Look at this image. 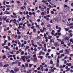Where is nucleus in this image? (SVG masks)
<instances>
[{
    "label": "nucleus",
    "mask_w": 73,
    "mask_h": 73,
    "mask_svg": "<svg viewBox=\"0 0 73 73\" xmlns=\"http://www.w3.org/2000/svg\"><path fill=\"white\" fill-rule=\"evenodd\" d=\"M54 45H55L56 47H57L59 46V44L58 43L56 42L54 43Z\"/></svg>",
    "instance_id": "f257e3e1"
},
{
    "label": "nucleus",
    "mask_w": 73,
    "mask_h": 73,
    "mask_svg": "<svg viewBox=\"0 0 73 73\" xmlns=\"http://www.w3.org/2000/svg\"><path fill=\"white\" fill-rule=\"evenodd\" d=\"M65 54H68L69 53V50L67 49H66L65 50Z\"/></svg>",
    "instance_id": "f03ea898"
},
{
    "label": "nucleus",
    "mask_w": 73,
    "mask_h": 73,
    "mask_svg": "<svg viewBox=\"0 0 73 73\" xmlns=\"http://www.w3.org/2000/svg\"><path fill=\"white\" fill-rule=\"evenodd\" d=\"M24 38L25 40H27L28 39V36L27 35L25 36H24Z\"/></svg>",
    "instance_id": "7ed1b4c3"
},
{
    "label": "nucleus",
    "mask_w": 73,
    "mask_h": 73,
    "mask_svg": "<svg viewBox=\"0 0 73 73\" xmlns=\"http://www.w3.org/2000/svg\"><path fill=\"white\" fill-rule=\"evenodd\" d=\"M22 60L24 62H25V57L24 56H22L21 57Z\"/></svg>",
    "instance_id": "20e7f679"
},
{
    "label": "nucleus",
    "mask_w": 73,
    "mask_h": 73,
    "mask_svg": "<svg viewBox=\"0 0 73 73\" xmlns=\"http://www.w3.org/2000/svg\"><path fill=\"white\" fill-rule=\"evenodd\" d=\"M61 18L60 17H58L56 19V20L57 22H58L60 20Z\"/></svg>",
    "instance_id": "39448f33"
},
{
    "label": "nucleus",
    "mask_w": 73,
    "mask_h": 73,
    "mask_svg": "<svg viewBox=\"0 0 73 73\" xmlns=\"http://www.w3.org/2000/svg\"><path fill=\"white\" fill-rule=\"evenodd\" d=\"M35 62H36L37 61V59L36 58H34V59L33 60Z\"/></svg>",
    "instance_id": "423d86ee"
},
{
    "label": "nucleus",
    "mask_w": 73,
    "mask_h": 73,
    "mask_svg": "<svg viewBox=\"0 0 73 73\" xmlns=\"http://www.w3.org/2000/svg\"><path fill=\"white\" fill-rule=\"evenodd\" d=\"M14 71L15 72H18L19 70V68H17L16 69L14 68Z\"/></svg>",
    "instance_id": "0eeeda50"
},
{
    "label": "nucleus",
    "mask_w": 73,
    "mask_h": 73,
    "mask_svg": "<svg viewBox=\"0 0 73 73\" xmlns=\"http://www.w3.org/2000/svg\"><path fill=\"white\" fill-rule=\"evenodd\" d=\"M50 43H52V42H54V40L53 39H51L50 40Z\"/></svg>",
    "instance_id": "6e6552de"
},
{
    "label": "nucleus",
    "mask_w": 73,
    "mask_h": 73,
    "mask_svg": "<svg viewBox=\"0 0 73 73\" xmlns=\"http://www.w3.org/2000/svg\"><path fill=\"white\" fill-rule=\"evenodd\" d=\"M41 36H37V37H36V40H38L39 39H40V38H41Z\"/></svg>",
    "instance_id": "1a4fd4ad"
},
{
    "label": "nucleus",
    "mask_w": 73,
    "mask_h": 73,
    "mask_svg": "<svg viewBox=\"0 0 73 73\" xmlns=\"http://www.w3.org/2000/svg\"><path fill=\"white\" fill-rule=\"evenodd\" d=\"M63 11L65 13L68 12V9H64Z\"/></svg>",
    "instance_id": "9d476101"
},
{
    "label": "nucleus",
    "mask_w": 73,
    "mask_h": 73,
    "mask_svg": "<svg viewBox=\"0 0 73 73\" xmlns=\"http://www.w3.org/2000/svg\"><path fill=\"white\" fill-rule=\"evenodd\" d=\"M60 57L59 56H58V58H57V63H59V58H60Z\"/></svg>",
    "instance_id": "9b49d317"
},
{
    "label": "nucleus",
    "mask_w": 73,
    "mask_h": 73,
    "mask_svg": "<svg viewBox=\"0 0 73 73\" xmlns=\"http://www.w3.org/2000/svg\"><path fill=\"white\" fill-rule=\"evenodd\" d=\"M49 72H54V69H50L49 70Z\"/></svg>",
    "instance_id": "f8f14e48"
},
{
    "label": "nucleus",
    "mask_w": 73,
    "mask_h": 73,
    "mask_svg": "<svg viewBox=\"0 0 73 73\" xmlns=\"http://www.w3.org/2000/svg\"><path fill=\"white\" fill-rule=\"evenodd\" d=\"M38 58H40L41 60H42V58H43V56H38Z\"/></svg>",
    "instance_id": "ddd939ff"
},
{
    "label": "nucleus",
    "mask_w": 73,
    "mask_h": 73,
    "mask_svg": "<svg viewBox=\"0 0 73 73\" xmlns=\"http://www.w3.org/2000/svg\"><path fill=\"white\" fill-rule=\"evenodd\" d=\"M59 14L60 16H63V13L61 12H60Z\"/></svg>",
    "instance_id": "4468645a"
},
{
    "label": "nucleus",
    "mask_w": 73,
    "mask_h": 73,
    "mask_svg": "<svg viewBox=\"0 0 73 73\" xmlns=\"http://www.w3.org/2000/svg\"><path fill=\"white\" fill-rule=\"evenodd\" d=\"M66 65L68 66H72V64L71 63H66Z\"/></svg>",
    "instance_id": "2eb2a0df"
},
{
    "label": "nucleus",
    "mask_w": 73,
    "mask_h": 73,
    "mask_svg": "<svg viewBox=\"0 0 73 73\" xmlns=\"http://www.w3.org/2000/svg\"><path fill=\"white\" fill-rule=\"evenodd\" d=\"M31 45L33 46H34V47H37V45L36 44L35 45V44H34V43H32Z\"/></svg>",
    "instance_id": "dca6fc26"
},
{
    "label": "nucleus",
    "mask_w": 73,
    "mask_h": 73,
    "mask_svg": "<svg viewBox=\"0 0 73 73\" xmlns=\"http://www.w3.org/2000/svg\"><path fill=\"white\" fill-rule=\"evenodd\" d=\"M20 69L21 70V71L23 72H24V70L23 69V67H21L20 68Z\"/></svg>",
    "instance_id": "f3484780"
},
{
    "label": "nucleus",
    "mask_w": 73,
    "mask_h": 73,
    "mask_svg": "<svg viewBox=\"0 0 73 73\" xmlns=\"http://www.w3.org/2000/svg\"><path fill=\"white\" fill-rule=\"evenodd\" d=\"M9 66V64H5L4 66H3V67H8Z\"/></svg>",
    "instance_id": "a211bd4d"
},
{
    "label": "nucleus",
    "mask_w": 73,
    "mask_h": 73,
    "mask_svg": "<svg viewBox=\"0 0 73 73\" xmlns=\"http://www.w3.org/2000/svg\"><path fill=\"white\" fill-rule=\"evenodd\" d=\"M19 60H16L15 62V64L16 65H17V64H18V63H19Z\"/></svg>",
    "instance_id": "6ab92c4d"
},
{
    "label": "nucleus",
    "mask_w": 73,
    "mask_h": 73,
    "mask_svg": "<svg viewBox=\"0 0 73 73\" xmlns=\"http://www.w3.org/2000/svg\"><path fill=\"white\" fill-rule=\"evenodd\" d=\"M37 31H36L35 29H33V32H34V33H36Z\"/></svg>",
    "instance_id": "aec40b11"
},
{
    "label": "nucleus",
    "mask_w": 73,
    "mask_h": 73,
    "mask_svg": "<svg viewBox=\"0 0 73 73\" xmlns=\"http://www.w3.org/2000/svg\"><path fill=\"white\" fill-rule=\"evenodd\" d=\"M0 66L1 67H2V66H3V64L1 62H0Z\"/></svg>",
    "instance_id": "412c9836"
},
{
    "label": "nucleus",
    "mask_w": 73,
    "mask_h": 73,
    "mask_svg": "<svg viewBox=\"0 0 73 73\" xmlns=\"http://www.w3.org/2000/svg\"><path fill=\"white\" fill-rule=\"evenodd\" d=\"M47 45L48 47H50L51 46V44L50 43H48L47 44Z\"/></svg>",
    "instance_id": "4be33fe9"
},
{
    "label": "nucleus",
    "mask_w": 73,
    "mask_h": 73,
    "mask_svg": "<svg viewBox=\"0 0 73 73\" xmlns=\"http://www.w3.org/2000/svg\"><path fill=\"white\" fill-rule=\"evenodd\" d=\"M7 58V56H6L4 55V56H3V59H5V58Z\"/></svg>",
    "instance_id": "5701e85b"
},
{
    "label": "nucleus",
    "mask_w": 73,
    "mask_h": 73,
    "mask_svg": "<svg viewBox=\"0 0 73 73\" xmlns=\"http://www.w3.org/2000/svg\"><path fill=\"white\" fill-rule=\"evenodd\" d=\"M21 38V36L20 35H18V36L17 38L18 39H20V38Z\"/></svg>",
    "instance_id": "b1692460"
},
{
    "label": "nucleus",
    "mask_w": 73,
    "mask_h": 73,
    "mask_svg": "<svg viewBox=\"0 0 73 73\" xmlns=\"http://www.w3.org/2000/svg\"><path fill=\"white\" fill-rule=\"evenodd\" d=\"M2 19H3V21H5V20H7V18H5L4 17H3L2 18Z\"/></svg>",
    "instance_id": "393cba45"
},
{
    "label": "nucleus",
    "mask_w": 73,
    "mask_h": 73,
    "mask_svg": "<svg viewBox=\"0 0 73 73\" xmlns=\"http://www.w3.org/2000/svg\"><path fill=\"white\" fill-rule=\"evenodd\" d=\"M36 28H38V29H40V25H37L36 26Z\"/></svg>",
    "instance_id": "a878e982"
},
{
    "label": "nucleus",
    "mask_w": 73,
    "mask_h": 73,
    "mask_svg": "<svg viewBox=\"0 0 73 73\" xmlns=\"http://www.w3.org/2000/svg\"><path fill=\"white\" fill-rule=\"evenodd\" d=\"M13 57V56L12 55H9L8 56V57L9 58L10 57Z\"/></svg>",
    "instance_id": "bb28decb"
},
{
    "label": "nucleus",
    "mask_w": 73,
    "mask_h": 73,
    "mask_svg": "<svg viewBox=\"0 0 73 73\" xmlns=\"http://www.w3.org/2000/svg\"><path fill=\"white\" fill-rule=\"evenodd\" d=\"M53 62L52 61V60H50V64H53Z\"/></svg>",
    "instance_id": "cd10ccee"
},
{
    "label": "nucleus",
    "mask_w": 73,
    "mask_h": 73,
    "mask_svg": "<svg viewBox=\"0 0 73 73\" xmlns=\"http://www.w3.org/2000/svg\"><path fill=\"white\" fill-rule=\"evenodd\" d=\"M27 25L29 28H31V25L30 24H28V25Z\"/></svg>",
    "instance_id": "c85d7f7f"
},
{
    "label": "nucleus",
    "mask_w": 73,
    "mask_h": 73,
    "mask_svg": "<svg viewBox=\"0 0 73 73\" xmlns=\"http://www.w3.org/2000/svg\"><path fill=\"white\" fill-rule=\"evenodd\" d=\"M69 28H65V30L66 31H69Z\"/></svg>",
    "instance_id": "c756f323"
},
{
    "label": "nucleus",
    "mask_w": 73,
    "mask_h": 73,
    "mask_svg": "<svg viewBox=\"0 0 73 73\" xmlns=\"http://www.w3.org/2000/svg\"><path fill=\"white\" fill-rule=\"evenodd\" d=\"M33 65V64H29V68H31V67H32V65Z\"/></svg>",
    "instance_id": "7c9ffc66"
},
{
    "label": "nucleus",
    "mask_w": 73,
    "mask_h": 73,
    "mask_svg": "<svg viewBox=\"0 0 73 73\" xmlns=\"http://www.w3.org/2000/svg\"><path fill=\"white\" fill-rule=\"evenodd\" d=\"M26 59H28V58H30V56H27L26 57Z\"/></svg>",
    "instance_id": "2f4dec72"
},
{
    "label": "nucleus",
    "mask_w": 73,
    "mask_h": 73,
    "mask_svg": "<svg viewBox=\"0 0 73 73\" xmlns=\"http://www.w3.org/2000/svg\"><path fill=\"white\" fill-rule=\"evenodd\" d=\"M40 31L41 32H44V30H42V29H40Z\"/></svg>",
    "instance_id": "473e14b6"
},
{
    "label": "nucleus",
    "mask_w": 73,
    "mask_h": 73,
    "mask_svg": "<svg viewBox=\"0 0 73 73\" xmlns=\"http://www.w3.org/2000/svg\"><path fill=\"white\" fill-rule=\"evenodd\" d=\"M29 15L30 16H32V13L31 12H29Z\"/></svg>",
    "instance_id": "72a5a7b5"
},
{
    "label": "nucleus",
    "mask_w": 73,
    "mask_h": 73,
    "mask_svg": "<svg viewBox=\"0 0 73 73\" xmlns=\"http://www.w3.org/2000/svg\"><path fill=\"white\" fill-rule=\"evenodd\" d=\"M26 18H28V19H29V15H27L26 17Z\"/></svg>",
    "instance_id": "f704fd0d"
},
{
    "label": "nucleus",
    "mask_w": 73,
    "mask_h": 73,
    "mask_svg": "<svg viewBox=\"0 0 73 73\" xmlns=\"http://www.w3.org/2000/svg\"><path fill=\"white\" fill-rule=\"evenodd\" d=\"M64 8H65V7H68V8H69V7H68V5H64Z\"/></svg>",
    "instance_id": "c9c22d12"
},
{
    "label": "nucleus",
    "mask_w": 73,
    "mask_h": 73,
    "mask_svg": "<svg viewBox=\"0 0 73 73\" xmlns=\"http://www.w3.org/2000/svg\"><path fill=\"white\" fill-rule=\"evenodd\" d=\"M23 22H22L21 23H19V26H20V25H23Z\"/></svg>",
    "instance_id": "e433bc0d"
},
{
    "label": "nucleus",
    "mask_w": 73,
    "mask_h": 73,
    "mask_svg": "<svg viewBox=\"0 0 73 73\" xmlns=\"http://www.w3.org/2000/svg\"><path fill=\"white\" fill-rule=\"evenodd\" d=\"M65 40H69V38L68 37H65L64 38Z\"/></svg>",
    "instance_id": "4c0bfd02"
},
{
    "label": "nucleus",
    "mask_w": 73,
    "mask_h": 73,
    "mask_svg": "<svg viewBox=\"0 0 73 73\" xmlns=\"http://www.w3.org/2000/svg\"><path fill=\"white\" fill-rule=\"evenodd\" d=\"M25 66L27 67V68H28V64L27 63L25 64Z\"/></svg>",
    "instance_id": "58836bf2"
},
{
    "label": "nucleus",
    "mask_w": 73,
    "mask_h": 73,
    "mask_svg": "<svg viewBox=\"0 0 73 73\" xmlns=\"http://www.w3.org/2000/svg\"><path fill=\"white\" fill-rule=\"evenodd\" d=\"M5 0H4V1L3 3V4H4L5 5Z\"/></svg>",
    "instance_id": "ea45409f"
},
{
    "label": "nucleus",
    "mask_w": 73,
    "mask_h": 73,
    "mask_svg": "<svg viewBox=\"0 0 73 73\" xmlns=\"http://www.w3.org/2000/svg\"><path fill=\"white\" fill-rule=\"evenodd\" d=\"M70 36L71 37H72V36H73V34H72L71 33H70L69 34Z\"/></svg>",
    "instance_id": "a19ab883"
},
{
    "label": "nucleus",
    "mask_w": 73,
    "mask_h": 73,
    "mask_svg": "<svg viewBox=\"0 0 73 73\" xmlns=\"http://www.w3.org/2000/svg\"><path fill=\"white\" fill-rule=\"evenodd\" d=\"M46 43H44V46L45 48H46Z\"/></svg>",
    "instance_id": "79ce46f5"
},
{
    "label": "nucleus",
    "mask_w": 73,
    "mask_h": 73,
    "mask_svg": "<svg viewBox=\"0 0 73 73\" xmlns=\"http://www.w3.org/2000/svg\"><path fill=\"white\" fill-rule=\"evenodd\" d=\"M70 44H71V42H68V46H69L70 45Z\"/></svg>",
    "instance_id": "37998d69"
},
{
    "label": "nucleus",
    "mask_w": 73,
    "mask_h": 73,
    "mask_svg": "<svg viewBox=\"0 0 73 73\" xmlns=\"http://www.w3.org/2000/svg\"><path fill=\"white\" fill-rule=\"evenodd\" d=\"M47 27H51V25L49 24L48 25H47Z\"/></svg>",
    "instance_id": "c03bdc74"
},
{
    "label": "nucleus",
    "mask_w": 73,
    "mask_h": 73,
    "mask_svg": "<svg viewBox=\"0 0 73 73\" xmlns=\"http://www.w3.org/2000/svg\"><path fill=\"white\" fill-rule=\"evenodd\" d=\"M52 36H48V39H51V38H52Z\"/></svg>",
    "instance_id": "a18cd8bd"
},
{
    "label": "nucleus",
    "mask_w": 73,
    "mask_h": 73,
    "mask_svg": "<svg viewBox=\"0 0 73 73\" xmlns=\"http://www.w3.org/2000/svg\"><path fill=\"white\" fill-rule=\"evenodd\" d=\"M20 65H21V62H18V66H20Z\"/></svg>",
    "instance_id": "49530a36"
},
{
    "label": "nucleus",
    "mask_w": 73,
    "mask_h": 73,
    "mask_svg": "<svg viewBox=\"0 0 73 73\" xmlns=\"http://www.w3.org/2000/svg\"><path fill=\"white\" fill-rule=\"evenodd\" d=\"M57 40L59 42H60V41H62V40L61 39H57Z\"/></svg>",
    "instance_id": "de8ad7c7"
},
{
    "label": "nucleus",
    "mask_w": 73,
    "mask_h": 73,
    "mask_svg": "<svg viewBox=\"0 0 73 73\" xmlns=\"http://www.w3.org/2000/svg\"><path fill=\"white\" fill-rule=\"evenodd\" d=\"M21 54H24V52L22 51V52H21Z\"/></svg>",
    "instance_id": "09e8293b"
},
{
    "label": "nucleus",
    "mask_w": 73,
    "mask_h": 73,
    "mask_svg": "<svg viewBox=\"0 0 73 73\" xmlns=\"http://www.w3.org/2000/svg\"><path fill=\"white\" fill-rule=\"evenodd\" d=\"M56 29H58V25H57L56 27Z\"/></svg>",
    "instance_id": "8fccbe9b"
},
{
    "label": "nucleus",
    "mask_w": 73,
    "mask_h": 73,
    "mask_svg": "<svg viewBox=\"0 0 73 73\" xmlns=\"http://www.w3.org/2000/svg\"><path fill=\"white\" fill-rule=\"evenodd\" d=\"M26 48L27 49H29V46H26Z\"/></svg>",
    "instance_id": "3c124183"
},
{
    "label": "nucleus",
    "mask_w": 73,
    "mask_h": 73,
    "mask_svg": "<svg viewBox=\"0 0 73 73\" xmlns=\"http://www.w3.org/2000/svg\"><path fill=\"white\" fill-rule=\"evenodd\" d=\"M17 34L18 35H21V32L18 31L17 32Z\"/></svg>",
    "instance_id": "603ef678"
},
{
    "label": "nucleus",
    "mask_w": 73,
    "mask_h": 73,
    "mask_svg": "<svg viewBox=\"0 0 73 73\" xmlns=\"http://www.w3.org/2000/svg\"><path fill=\"white\" fill-rule=\"evenodd\" d=\"M35 14H36V13L34 12H33L32 13V15H33L35 17Z\"/></svg>",
    "instance_id": "864d4df0"
},
{
    "label": "nucleus",
    "mask_w": 73,
    "mask_h": 73,
    "mask_svg": "<svg viewBox=\"0 0 73 73\" xmlns=\"http://www.w3.org/2000/svg\"><path fill=\"white\" fill-rule=\"evenodd\" d=\"M41 11L42 12H43V11H44V8L43 7L41 8Z\"/></svg>",
    "instance_id": "5fc2aeb1"
},
{
    "label": "nucleus",
    "mask_w": 73,
    "mask_h": 73,
    "mask_svg": "<svg viewBox=\"0 0 73 73\" xmlns=\"http://www.w3.org/2000/svg\"><path fill=\"white\" fill-rule=\"evenodd\" d=\"M67 69V70H66V72H68V71L70 70V68H68Z\"/></svg>",
    "instance_id": "6e6d98bb"
},
{
    "label": "nucleus",
    "mask_w": 73,
    "mask_h": 73,
    "mask_svg": "<svg viewBox=\"0 0 73 73\" xmlns=\"http://www.w3.org/2000/svg\"><path fill=\"white\" fill-rule=\"evenodd\" d=\"M63 50H60L59 51V53H63Z\"/></svg>",
    "instance_id": "4d7b16f0"
},
{
    "label": "nucleus",
    "mask_w": 73,
    "mask_h": 73,
    "mask_svg": "<svg viewBox=\"0 0 73 73\" xmlns=\"http://www.w3.org/2000/svg\"><path fill=\"white\" fill-rule=\"evenodd\" d=\"M44 14H45L44 12H42L41 13V15H44Z\"/></svg>",
    "instance_id": "13d9d810"
},
{
    "label": "nucleus",
    "mask_w": 73,
    "mask_h": 73,
    "mask_svg": "<svg viewBox=\"0 0 73 73\" xmlns=\"http://www.w3.org/2000/svg\"><path fill=\"white\" fill-rule=\"evenodd\" d=\"M43 29L44 31H46V29L45 27H43Z\"/></svg>",
    "instance_id": "bf43d9fd"
},
{
    "label": "nucleus",
    "mask_w": 73,
    "mask_h": 73,
    "mask_svg": "<svg viewBox=\"0 0 73 73\" xmlns=\"http://www.w3.org/2000/svg\"><path fill=\"white\" fill-rule=\"evenodd\" d=\"M21 8L22 10H24V7H21Z\"/></svg>",
    "instance_id": "052dcab7"
},
{
    "label": "nucleus",
    "mask_w": 73,
    "mask_h": 73,
    "mask_svg": "<svg viewBox=\"0 0 73 73\" xmlns=\"http://www.w3.org/2000/svg\"><path fill=\"white\" fill-rule=\"evenodd\" d=\"M61 44H64V43H65V42H64V41H61Z\"/></svg>",
    "instance_id": "680f3d73"
},
{
    "label": "nucleus",
    "mask_w": 73,
    "mask_h": 73,
    "mask_svg": "<svg viewBox=\"0 0 73 73\" xmlns=\"http://www.w3.org/2000/svg\"><path fill=\"white\" fill-rule=\"evenodd\" d=\"M68 32H69V33H72V30H70L68 31Z\"/></svg>",
    "instance_id": "e2e57ef3"
},
{
    "label": "nucleus",
    "mask_w": 73,
    "mask_h": 73,
    "mask_svg": "<svg viewBox=\"0 0 73 73\" xmlns=\"http://www.w3.org/2000/svg\"><path fill=\"white\" fill-rule=\"evenodd\" d=\"M59 64H58V63H57L56 64V66H57L58 67L59 66Z\"/></svg>",
    "instance_id": "0e129e2a"
},
{
    "label": "nucleus",
    "mask_w": 73,
    "mask_h": 73,
    "mask_svg": "<svg viewBox=\"0 0 73 73\" xmlns=\"http://www.w3.org/2000/svg\"><path fill=\"white\" fill-rule=\"evenodd\" d=\"M63 19H65L66 18V17L65 16V15H64L63 16Z\"/></svg>",
    "instance_id": "69168bd1"
},
{
    "label": "nucleus",
    "mask_w": 73,
    "mask_h": 73,
    "mask_svg": "<svg viewBox=\"0 0 73 73\" xmlns=\"http://www.w3.org/2000/svg\"><path fill=\"white\" fill-rule=\"evenodd\" d=\"M11 72H12V73H15V71H14L13 70H11Z\"/></svg>",
    "instance_id": "338daca9"
},
{
    "label": "nucleus",
    "mask_w": 73,
    "mask_h": 73,
    "mask_svg": "<svg viewBox=\"0 0 73 73\" xmlns=\"http://www.w3.org/2000/svg\"><path fill=\"white\" fill-rule=\"evenodd\" d=\"M70 57H73V54H70Z\"/></svg>",
    "instance_id": "774afa93"
}]
</instances>
